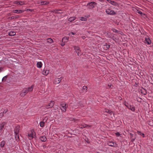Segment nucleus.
I'll return each mask as SVG.
<instances>
[{"label": "nucleus", "mask_w": 153, "mask_h": 153, "mask_svg": "<svg viewBox=\"0 0 153 153\" xmlns=\"http://www.w3.org/2000/svg\"><path fill=\"white\" fill-rule=\"evenodd\" d=\"M69 37L67 36H65L62 39V42H67L68 40Z\"/></svg>", "instance_id": "nucleus-15"}, {"label": "nucleus", "mask_w": 153, "mask_h": 153, "mask_svg": "<svg viewBox=\"0 0 153 153\" xmlns=\"http://www.w3.org/2000/svg\"><path fill=\"white\" fill-rule=\"evenodd\" d=\"M145 43L147 44L148 45H149L151 43V41L149 37L145 38Z\"/></svg>", "instance_id": "nucleus-13"}, {"label": "nucleus", "mask_w": 153, "mask_h": 153, "mask_svg": "<svg viewBox=\"0 0 153 153\" xmlns=\"http://www.w3.org/2000/svg\"><path fill=\"white\" fill-rule=\"evenodd\" d=\"M53 42V39L51 38H48L47 39V42L51 44Z\"/></svg>", "instance_id": "nucleus-26"}, {"label": "nucleus", "mask_w": 153, "mask_h": 153, "mask_svg": "<svg viewBox=\"0 0 153 153\" xmlns=\"http://www.w3.org/2000/svg\"><path fill=\"white\" fill-rule=\"evenodd\" d=\"M99 1H103V0H99Z\"/></svg>", "instance_id": "nucleus-51"}, {"label": "nucleus", "mask_w": 153, "mask_h": 153, "mask_svg": "<svg viewBox=\"0 0 153 153\" xmlns=\"http://www.w3.org/2000/svg\"><path fill=\"white\" fill-rule=\"evenodd\" d=\"M33 85L28 88H24L20 94L22 97H24L29 92L32 91L33 90Z\"/></svg>", "instance_id": "nucleus-1"}, {"label": "nucleus", "mask_w": 153, "mask_h": 153, "mask_svg": "<svg viewBox=\"0 0 153 153\" xmlns=\"http://www.w3.org/2000/svg\"><path fill=\"white\" fill-rule=\"evenodd\" d=\"M7 76H5L2 79V81H3L4 80H6V78H7Z\"/></svg>", "instance_id": "nucleus-36"}, {"label": "nucleus", "mask_w": 153, "mask_h": 153, "mask_svg": "<svg viewBox=\"0 0 153 153\" xmlns=\"http://www.w3.org/2000/svg\"><path fill=\"white\" fill-rule=\"evenodd\" d=\"M107 1H108V3H110L111 4L114 5L116 6L117 5V3L114 1H111V0H107Z\"/></svg>", "instance_id": "nucleus-14"}, {"label": "nucleus", "mask_w": 153, "mask_h": 153, "mask_svg": "<svg viewBox=\"0 0 153 153\" xmlns=\"http://www.w3.org/2000/svg\"><path fill=\"white\" fill-rule=\"evenodd\" d=\"M103 112H105L111 114H112L113 113L112 111L107 109H105L104 110Z\"/></svg>", "instance_id": "nucleus-21"}, {"label": "nucleus", "mask_w": 153, "mask_h": 153, "mask_svg": "<svg viewBox=\"0 0 153 153\" xmlns=\"http://www.w3.org/2000/svg\"><path fill=\"white\" fill-rule=\"evenodd\" d=\"M49 3L48 1H42L41 2L40 4L41 5H47Z\"/></svg>", "instance_id": "nucleus-23"}, {"label": "nucleus", "mask_w": 153, "mask_h": 153, "mask_svg": "<svg viewBox=\"0 0 153 153\" xmlns=\"http://www.w3.org/2000/svg\"><path fill=\"white\" fill-rule=\"evenodd\" d=\"M13 12L15 13H22L23 11L21 10H13Z\"/></svg>", "instance_id": "nucleus-16"}, {"label": "nucleus", "mask_w": 153, "mask_h": 153, "mask_svg": "<svg viewBox=\"0 0 153 153\" xmlns=\"http://www.w3.org/2000/svg\"><path fill=\"white\" fill-rule=\"evenodd\" d=\"M6 124V123L5 122H3L0 123V132L2 131L3 129L4 126Z\"/></svg>", "instance_id": "nucleus-10"}, {"label": "nucleus", "mask_w": 153, "mask_h": 153, "mask_svg": "<svg viewBox=\"0 0 153 153\" xmlns=\"http://www.w3.org/2000/svg\"><path fill=\"white\" fill-rule=\"evenodd\" d=\"M20 127L19 125L16 126L14 129V134H19Z\"/></svg>", "instance_id": "nucleus-9"}, {"label": "nucleus", "mask_w": 153, "mask_h": 153, "mask_svg": "<svg viewBox=\"0 0 153 153\" xmlns=\"http://www.w3.org/2000/svg\"><path fill=\"white\" fill-rule=\"evenodd\" d=\"M62 78L60 77L59 78H56L54 81V83L55 84H58L61 81Z\"/></svg>", "instance_id": "nucleus-11"}, {"label": "nucleus", "mask_w": 153, "mask_h": 153, "mask_svg": "<svg viewBox=\"0 0 153 153\" xmlns=\"http://www.w3.org/2000/svg\"><path fill=\"white\" fill-rule=\"evenodd\" d=\"M137 133H138V134H139L140 135H142L143 137H144V136H145L144 134L143 133H141L140 131H137Z\"/></svg>", "instance_id": "nucleus-31"}, {"label": "nucleus", "mask_w": 153, "mask_h": 153, "mask_svg": "<svg viewBox=\"0 0 153 153\" xmlns=\"http://www.w3.org/2000/svg\"><path fill=\"white\" fill-rule=\"evenodd\" d=\"M3 68L1 67H0V72H1L2 71V70Z\"/></svg>", "instance_id": "nucleus-46"}, {"label": "nucleus", "mask_w": 153, "mask_h": 153, "mask_svg": "<svg viewBox=\"0 0 153 153\" xmlns=\"http://www.w3.org/2000/svg\"><path fill=\"white\" fill-rule=\"evenodd\" d=\"M71 34H72V35H75L76 34V33L75 32H72L70 33H69V35H70Z\"/></svg>", "instance_id": "nucleus-33"}, {"label": "nucleus", "mask_w": 153, "mask_h": 153, "mask_svg": "<svg viewBox=\"0 0 153 153\" xmlns=\"http://www.w3.org/2000/svg\"><path fill=\"white\" fill-rule=\"evenodd\" d=\"M59 11V10H56V11L55 12H56V13H59V12H58V11Z\"/></svg>", "instance_id": "nucleus-48"}, {"label": "nucleus", "mask_w": 153, "mask_h": 153, "mask_svg": "<svg viewBox=\"0 0 153 153\" xmlns=\"http://www.w3.org/2000/svg\"><path fill=\"white\" fill-rule=\"evenodd\" d=\"M87 127H91V126L87 125L86 124H84L80 125L79 127H80L81 128H82Z\"/></svg>", "instance_id": "nucleus-17"}, {"label": "nucleus", "mask_w": 153, "mask_h": 153, "mask_svg": "<svg viewBox=\"0 0 153 153\" xmlns=\"http://www.w3.org/2000/svg\"><path fill=\"white\" fill-rule=\"evenodd\" d=\"M113 31L115 33H117V30L115 29H114Z\"/></svg>", "instance_id": "nucleus-41"}, {"label": "nucleus", "mask_w": 153, "mask_h": 153, "mask_svg": "<svg viewBox=\"0 0 153 153\" xmlns=\"http://www.w3.org/2000/svg\"><path fill=\"white\" fill-rule=\"evenodd\" d=\"M115 134H116V135L117 137L119 136L120 135V134L119 132L116 133H115Z\"/></svg>", "instance_id": "nucleus-35"}, {"label": "nucleus", "mask_w": 153, "mask_h": 153, "mask_svg": "<svg viewBox=\"0 0 153 153\" xmlns=\"http://www.w3.org/2000/svg\"><path fill=\"white\" fill-rule=\"evenodd\" d=\"M108 86L109 87V88H111V85H108Z\"/></svg>", "instance_id": "nucleus-50"}, {"label": "nucleus", "mask_w": 153, "mask_h": 153, "mask_svg": "<svg viewBox=\"0 0 153 153\" xmlns=\"http://www.w3.org/2000/svg\"><path fill=\"white\" fill-rule=\"evenodd\" d=\"M79 120L78 119H75L74 120V121L75 122H77Z\"/></svg>", "instance_id": "nucleus-40"}, {"label": "nucleus", "mask_w": 153, "mask_h": 153, "mask_svg": "<svg viewBox=\"0 0 153 153\" xmlns=\"http://www.w3.org/2000/svg\"><path fill=\"white\" fill-rule=\"evenodd\" d=\"M14 3L17 4L22 5L24 3L21 1H14Z\"/></svg>", "instance_id": "nucleus-22"}, {"label": "nucleus", "mask_w": 153, "mask_h": 153, "mask_svg": "<svg viewBox=\"0 0 153 153\" xmlns=\"http://www.w3.org/2000/svg\"><path fill=\"white\" fill-rule=\"evenodd\" d=\"M128 107L129 109H131L132 111H134L135 109H134V107L130 105L129 107Z\"/></svg>", "instance_id": "nucleus-27"}, {"label": "nucleus", "mask_w": 153, "mask_h": 153, "mask_svg": "<svg viewBox=\"0 0 153 153\" xmlns=\"http://www.w3.org/2000/svg\"><path fill=\"white\" fill-rule=\"evenodd\" d=\"M45 123L43 121H41L40 123V126L41 127H43L44 126Z\"/></svg>", "instance_id": "nucleus-28"}, {"label": "nucleus", "mask_w": 153, "mask_h": 153, "mask_svg": "<svg viewBox=\"0 0 153 153\" xmlns=\"http://www.w3.org/2000/svg\"><path fill=\"white\" fill-rule=\"evenodd\" d=\"M40 139L42 142H45L47 140L46 137L45 136L41 137Z\"/></svg>", "instance_id": "nucleus-19"}, {"label": "nucleus", "mask_w": 153, "mask_h": 153, "mask_svg": "<svg viewBox=\"0 0 153 153\" xmlns=\"http://www.w3.org/2000/svg\"><path fill=\"white\" fill-rule=\"evenodd\" d=\"M15 137L16 140H17V138L19 139V134H15Z\"/></svg>", "instance_id": "nucleus-30"}, {"label": "nucleus", "mask_w": 153, "mask_h": 153, "mask_svg": "<svg viewBox=\"0 0 153 153\" xmlns=\"http://www.w3.org/2000/svg\"><path fill=\"white\" fill-rule=\"evenodd\" d=\"M35 133L33 130H31V132L28 134V136L30 140L32 139L35 136Z\"/></svg>", "instance_id": "nucleus-6"}, {"label": "nucleus", "mask_w": 153, "mask_h": 153, "mask_svg": "<svg viewBox=\"0 0 153 153\" xmlns=\"http://www.w3.org/2000/svg\"><path fill=\"white\" fill-rule=\"evenodd\" d=\"M105 12L107 14L109 15H114L116 13L114 10L109 9H106Z\"/></svg>", "instance_id": "nucleus-5"}, {"label": "nucleus", "mask_w": 153, "mask_h": 153, "mask_svg": "<svg viewBox=\"0 0 153 153\" xmlns=\"http://www.w3.org/2000/svg\"><path fill=\"white\" fill-rule=\"evenodd\" d=\"M54 104L53 101H51V102L45 106V108L47 109L51 108L53 106Z\"/></svg>", "instance_id": "nucleus-8"}, {"label": "nucleus", "mask_w": 153, "mask_h": 153, "mask_svg": "<svg viewBox=\"0 0 153 153\" xmlns=\"http://www.w3.org/2000/svg\"><path fill=\"white\" fill-rule=\"evenodd\" d=\"M65 42H62V43L61 44V46H63L65 45Z\"/></svg>", "instance_id": "nucleus-38"}, {"label": "nucleus", "mask_w": 153, "mask_h": 153, "mask_svg": "<svg viewBox=\"0 0 153 153\" xmlns=\"http://www.w3.org/2000/svg\"><path fill=\"white\" fill-rule=\"evenodd\" d=\"M74 49L77 53V55L78 56H80L82 55L80 48L78 46H75L74 47Z\"/></svg>", "instance_id": "nucleus-4"}, {"label": "nucleus", "mask_w": 153, "mask_h": 153, "mask_svg": "<svg viewBox=\"0 0 153 153\" xmlns=\"http://www.w3.org/2000/svg\"><path fill=\"white\" fill-rule=\"evenodd\" d=\"M20 17L19 16V15H17L16 16H14V19H18Z\"/></svg>", "instance_id": "nucleus-37"}, {"label": "nucleus", "mask_w": 153, "mask_h": 153, "mask_svg": "<svg viewBox=\"0 0 153 153\" xmlns=\"http://www.w3.org/2000/svg\"><path fill=\"white\" fill-rule=\"evenodd\" d=\"M49 73V71L48 70L44 69L42 72V74L45 76H47Z\"/></svg>", "instance_id": "nucleus-12"}, {"label": "nucleus", "mask_w": 153, "mask_h": 153, "mask_svg": "<svg viewBox=\"0 0 153 153\" xmlns=\"http://www.w3.org/2000/svg\"><path fill=\"white\" fill-rule=\"evenodd\" d=\"M142 93L144 95H146V91L145 92H144V93H143L142 92Z\"/></svg>", "instance_id": "nucleus-47"}, {"label": "nucleus", "mask_w": 153, "mask_h": 153, "mask_svg": "<svg viewBox=\"0 0 153 153\" xmlns=\"http://www.w3.org/2000/svg\"><path fill=\"white\" fill-rule=\"evenodd\" d=\"M151 122H151V121L149 122V125H150V124H151Z\"/></svg>", "instance_id": "nucleus-49"}, {"label": "nucleus", "mask_w": 153, "mask_h": 153, "mask_svg": "<svg viewBox=\"0 0 153 153\" xmlns=\"http://www.w3.org/2000/svg\"><path fill=\"white\" fill-rule=\"evenodd\" d=\"M4 111L3 112L1 113H0V118H1L4 116Z\"/></svg>", "instance_id": "nucleus-32"}, {"label": "nucleus", "mask_w": 153, "mask_h": 153, "mask_svg": "<svg viewBox=\"0 0 153 153\" xmlns=\"http://www.w3.org/2000/svg\"><path fill=\"white\" fill-rule=\"evenodd\" d=\"M37 67L38 68H41L42 65V64L41 62H38L37 63Z\"/></svg>", "instance_id": "nucleus-20"}, {"label": "nucleus", "mask_w": 153, "mask_h": 153, "mask_svg": "<svg viewBox=\"0 0 153 153\" xmlns=\"http://www.w3.org/2000/svg\"><path fill=\"white\" fill-rule=\"evenodd\" d=\"M8 19H14V16H12L10 17H9Z\"/></svg>", "instance_id": "nucleus-34"}, {"label": "nucleus", "mask_w": 153, "mask_h": 153, "mask_svg": "<svg viewBox=\"0 0 153 153\" xmlns=\"http://www.w3.org/2000/svg\"><path fill=\"white\" fill-rule=\"evenodd\" d=\"M75 118H70V120L71 121H73L74 120Z\"/></svg>", "instance_id": "nucleus-43"}, {"label": "nucleus", "mask_w": 153, "mask_h": 153, "mask_svg": "<svg viewBox=\"0 0 153 153\" xmlns=\"http://www.w3.org/2000/svg\"><path fill=\"white\" fill-rule=\"evenodd\" d=\"M16 35V33L14 31H10L9 33V35L10 36H12Z\"/></svg>", "instance_id": "nucleus-25"}, {"label": "nucleus", "mask_w": 153, "mask_h": 153, "mask_svg": "<svg viewBox=\"0 0 153 153\" xmlns=\"http://www.w3.org/2000/svg\"><path fill=\"white\" fill-rule=\"evenodd\" d=\"M80 20L82 21H86L87 20V19L86 18L84 17H81L80 18Z\"/></svg>", "instance_id": "nucleus-29"}, {"label": "nucleus", "mask_w": 153, "mask_h": 153, "mask_svg": "<svg viewBox=\"0 0 153 153\" xmlns=\"http://www.w3.org/2000/svg\"><path fill=\"white\" fill-rule=\"evenodd\" d=\"M60 105L62 111L63 112H65L66 111V108L68 107L66 103H62L60 104Z\"/></svg>", "instance_id": "nucleus-3"}, {"label": "nucleus", "mask_w": 153, "mask_h": 153, "mask_svg": "<svg viewBox=\"0 0 153 153\" xmlns=\"http://www.w3.org/2000/svg\"><path fill=\"white\" fill-rule=\"evenodd\" d=\"M83 89L87 90V87L86 86H84L83 87Z\"/></svg>", "instance_id": "nucleus-39"}, {"label": "nucleus", "mask_w": 153, "mask_h": 153, "mask_svg": "<svg viewBox=\"0 0 153 153\" xmlns=\"http://www.w3.org/2000/svg\"><path fill=\"white\" fill-rule=\"evenodd\" d=\"M76 18V17L75 16L69 18L68 19V21L70 22H71L74 20Z\"/></svg>", "instance_id": "nucleus-18"}, {"label": "nucleus", "mask_w": 153, "mask_h": 153, "mask_svg": "<svg viewBox=\"0 0 153 153\" xmlns=\"http://www.w3.org/2000/svg\"><path fill=\"white\" fill-rule=\"evenodd\" d=\"M108 145L110 146L113 147H116L117 146V145L116 143L112 141H109L107 143Z\"/></svg>", "instance_id": "nucleus-7"}, {"label": "nucleus", "mask_w": 153, "mask_h": 153, "mask_svg": "<svg viewBox=\"0 0 153 153\" xmlns=\"http://www.w3.org/2000/svg\"><path fill=\"white\" fill-rule=\"evenodd\" d=\"M138 13H139V14H142L143 13H142V12L141 11H139L138 12Z\"/></svg>", "instance_id": "nucleus-45"}, {"label": "nucleus", "mask_w": 153, "mask_h": 153, "mask_svg": "<svg viewBox=\"0 0 153 153\" xmlns=\"http://www.w3.org/2000/svg\"><path fill=\"white\" fill-rule=\"evenodd\" d=\"M5 144V142L3 140L2 141L0 144V147L1 148H3L4 147Z\"/></svg>", "instance_id": "nucleus-24"}, {"label": "nucleus", "mask_w": 153, "mask_h": 153, "mask_svg": "<svg viewBox=\"0 0 153 153\" xmlns=\"http://www.w3.org/2000/svg\"><path fill=\"white\" fill-rule=\"evenodd\" d=\"M96 4L97 3L95 2L92 1L88 3L86 6L88 9H92L95 7Z\"/></svg>", "instance_id": "nucleus-2"}, {"label": "nucleus", "mask_w": 153, "mask_h": 153, "mask_svg": "<svg viewBox=\"0 0 153 153\" xmlns=\"http://www.w3.org/2000/svg\"><path fill=\"white\" fill-rule=\"evenodd\" d=\"M82 38L83 39H84L85 38V37L84 36H82Z\"/></svg>", "instance_id": "nucleus-44"}, {"label": "nucleus", "mask_w": 153, "mask_h": 153, "mask_svg": "<svg viewBox=\"0 0 153 153\" xmlns=\"http://www.w3.org/2000/svg\"><path fill=\"white\" fill-rule=\"evenodd\" d=\"M110 47V45H107L106 46V48H109Z\"/></svg>", "instance_id": "nucleus-42"}]
</instances>
